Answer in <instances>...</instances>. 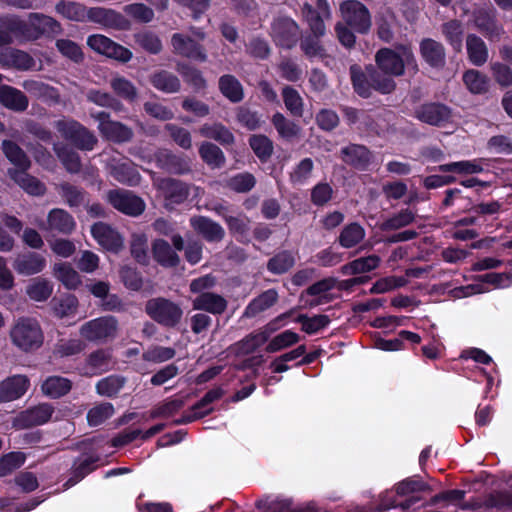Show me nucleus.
I'll use <instances>...</instances> for the list:
<instances>
[{
  "label": "nucleus",
  "mask_w": 512,
  "mask_h": 512,
  "mask_svg": "<svg viewBox=\"0 0 512 512\" xmlns=\"http://www.w3.org/2000/svg\"><path fill=\"white\" fill-rule=\"evenodd\" d=\"M351 80L355 91L362 97H369L371 89H375L383 94L391 93L395 89V81L380 72L372 69L366 76L361 68L353 65L350 68Z\"/></svg>",
  "instance_id": "nucleus-3"
},
{
  "label": "nucleus",
  "mask_w": 512,
  "mask_h": 512,
  "mask_svg": "<svg viewBox=\"0 0 512 512\" xmlns=\"http://www.w3.org/2000/svg\"><path fill=\"white\" fill-rule=\"evenodd\" d=\"M301 14L303 19L308 23L311 36L320 38L324 36L326 32L324 19L319 12L312 7V5L305 3L301 8Z\"/></svg>",
  "instance_id": "nucleus-43"
},
{
  "label": "nucleus",
  "mask_w": 512,
  "mask_h": 512,
  "mask_svg": "<svg viewBox=\"0 0 512 512\" xmlns=\"http://www.w3.org/2000/svg\"><path fill=\"white\" fill-rule=\"evenodd\" d=\"M282 98L286 109L296 117L303 115V99L297 90L290 86H286L282 90Z\"/></svg>",
  "instance_id": "nucleus-60"
},
{
  "label": "nucleus",
  "mask_w": 512,
  "mask_h": 512,
  "mask_svg": "<svg viewBox=\"0 0 512 512\" xmlns=\"http://www.w3.org/2000/svg\"><path fill=\"white\" fill-rule=\"evenodd\" d=\"M191 226L207 241H220L224 237V229L216 222L204 216H195L190 220Z\"/></svg>",
  "instance_id": "nucleus-29"
},
{
  "label": "nucleus",
  "mask_w": 512,
  "mask_h": 512,
  "mask_svg": "<svg viewBox=\"0 0 512 512\" xmlns=\"http://www.w3.org/2000/svg\"><path fill=\"white\" fill-rule=\"evenodd\" d=\"M111 176L120 183L130 186L137 185L140 182V174L128 163L114 165L110 171Z\"/></svg>",
  "instance_id": "nucleus-52"
},
{
  "label": "nucleus",
  "mask_w": 512,
  "mask_h": 512,
  "mask_svg": "<svg viewBox=\"0 0 512 512\" xmlns=\"http://www.w3.org/2000/svg\"><path fill=\"white\" fill-rule=\"evenodd\" d=\"M54 408L48 403H42L18 414L13 420V427L26 429L46 423L52 416Z\"/></svg>",
  "instance_id": "nucleus-15"
},
{
  "label": "nucleus",
  "mask_w": 512,
  "mask_h": 512,
  "mask_svg": "<svg viewBox=\"0 0 512 512\" xmlns=\"http://www.w3.org/2000/svg\"><path fill=\"white\" fill-rule=\"evenodd\" d=\"M86 20L109 27H122L125 19L113 10L102 7L88 8Z\"/></svg>",
  "instance_id": "nucleus-34"
},
{
  "label": "nucleus",
  "mask_w": 512,
  "mask_h": 512,
  "mask_svg": "<svg viewBox=\"0 0 512 512\" xmlns=\"http://www.w3.org/2000/svg\"><path fill=\"white\" fill-rule=\"evenodd\" d=\"M11 30H17V33L26 40H36L44 34L60 33L61 25L50 16L30 13L26 22L15 20L11 25Z\"/></svg>",
  "instance_id": "nucleus-4"
},
{
  "label": "nucleus",
  "mask_w": 512,
  "mask_h": 512,
  "mask_svg": "<svg viewBox=\"0 0 512 512\" xmlns=\"http://www.w3.org/2000/svg\"><path fill=\"white\" fill-rule=\"evenodd\" d=\"M441 172H455L458 174H476L483 171V167L478 160H464L452 162L439 166Z\"/></svg>",
  "instance_id": "nucleus-59"
},
{
  "label": "nucleus",
  "mask_w": 512,
  "mask_h": 512,
  "mask_svg": "<svg viewBox=\"0 0 512 512\" xmlns=\"http://www.w3.org/2000/svg\"><path fill=\"white\" fill-rule=\"evenodd\" d=\"M223 394L224 391L221 388H215L208 391L203 398L191 408V411L184 415L181 420H178L177 423L192 422L198 418L208 415L212 411L209 405L214 401L219 400Z\"/></svg>",
  "instance_id": "nucleus-23"
},
{
  "label": "nucleus",
  "mask_w": 512,
  "mask_h": 512,
  "mask_svg": "<svg viewBox=\"0 0 512 512\" xmlns=\"http://www.w3.org/2000/svg\"><path fill=\"white\" fill-rule=\"evenodd\" d=\"M463 82L473 94H484L489 89V78L475 69H469L463 74Z\"/></svg>",
  "instance_id": "nucleus-44"
},
{
  "label": "nucleus",
  "mask_w": 512,
  "mask_h": 512,
  "mask_svg": "<svg viewBox=\"0 0 512 512\" xmlns=\"http://www.w3.org/2000/svg\"><path fill=\"white\" fill-rule=\"evenodd\" d=\"M420 53L423 59L432 67L441 68L445 64L444 46L433 39L427 38L420 43Z\"/></svg>",
  "instance_id": "nucleus-27"
},
{
  "label": "nucleus",
  "mask_w": 512,
  "mask_h": 512,
  "mask_svg": "<svg viewBox=\"0 0 512 512\" xmlns=\"http://www.w3.org/2000/svg\"><path fill=\"white\" fill-rule=\"evenodd\" d=\"M295 265V257L289 251H282L274 255L267 262V269L272 274H283Z\"/></svg>",
  "instance_id": "nucleus-53"
},
{
  "label": "nucleus",
  "mask_w": 512,
  "mask_h": 512,
  "mask_svg": "<svg viewBox=\"0 0 512 512\" xmlns=\"http://www.w3.org/2000/svg\"><path fill=\"white\" fill-rule=\"evenodd\" d=\"M292 313L293 310L285 312L264 327L248 334L242 340L233 344L230 347L231 351L237 356H244L255 352L259 347L266 343L271 334L279 328L277 324L283 319L291 316Z\"/></svg>",
  "instance_id": "nucleus-6"
},
{
  "label": "nucleus",
  "mask_w": 512,
  "mask_h": 512,
  "mask_svg": "<svg viewBox=\"0 0 512 512\" xmlns=\"http://www.w3.org/2000/svg\"><path fill=\"white\" fill-rule=\"evenodd\" d=\"M270 34L276 45L290 49L298 41L299 26L289 17H279L273 21Z\"/></svg>",
  "instance_id": "nucleus-11"
},
{
  "label": "nucleus",
  "mask_w": 512,
  "mask_h": 512,
  "mask_svg": "<svg viewBox=\"0 0 512 512\" xmlns=\"http://www.w3.org/2000/svg\"><path fill=\"white\" fill-rule=\"evenodd\" d=\"M30 385L24 375H14L0 383V403L14 401L23 396Z\"/></svg>",
  "instance_id": "nucleus-19"
},
{
  "label": "nucleus",
  "mask_w": 512,
  "mask_h": 512,
  "mask_svg": "<svg viewBox=\"0 0 512 512\" xmlns=\"http://www.w3.org/2000/svg\"><path fill=\"white\" fill-rule=\"evenodd\" d=\"M54 150L69 172L76 173L80 170L81 163L77 152L67 147H58L57 145L54 146Z\"/></svg>",
  "instance_id": "nucleus-64"
},
{
  "label": "nucleus",
  "mask_w": 512,
  "mask_h": 512,
  "mask_svg": "<svg viewBox=\"0 0 512 512\" xmlns=\"http://www.w3.org/2000/svg\"><path fill=\"white\" fill-rule=\"evenodd\" d=\"M110 87L115 94L127 101H134L137 97L136 87L124 77H113L110 80Z\"/></svg>",
  "instance_id": "nucleus-61"
},
{
  "label": "nucleus",
  "mask_w": 512,
  "mask_h": 512,
  "mask_svg": "<svg viewBox=\"0 0 512 512\" xmlns=\"http://www.w3.org/2000/svg\"><path fill=\"white\" fill-rule=\"evenodd\" d=\"M365 229L358 223H350L346 225L340 235L339 243L344 248H352L359 244L365 238Z\"/></svg>",
  "instance_id": "nucleus-49"
},
{
  "label": "nucleus",
  "mask_w": 512,
  "mask_h": 512,
  "mask_svg": "<svg viewBox=\"0 0 512 512\" xmlns=\"http://www.w3.org/2000/svg\"><path fill=\"white\" fill-rule=\"evenodd\" d=\"M381 262V258L377 255H369L351 261L342 267L345 275H355L370 272L376 269Z\"/></svg>",
  "instance_id": "nucleus-42"
},
{
  "label": "nucleus",
  "mask_w": 512,
  "mask_h": 512,
  "mask_svg": "<svg viewBox=\"0 0 512 512\" xmlns=\"http://www.w3.org/2000/svg\"><path fill=\"white\" fill-rule=\"evenodd\" d=\"M53 274L69 290L77 289L82 283L81 276L69 263H56Z\"/></svg>",
  "instance_id": "nucleus-36"
},
{
  "label": "nucleus",
  "mask_w": 512,
  "mask_h": 512,
  "mask_svg": "<svg viewBox=\"0 0 512 512\" xmlns=\"http://www.w3.org/2000/svg\"><path fill=\"white\" fill-rule=\"evenodd\" d=\"M156 164L161 169L173 174H185L190 171V160L183 155H176L169 150H158L154 154Z\"/></svg>",
  "instance_id": "nucleus-17"
},
{
  "label": "nucleus",
  "mask_w": 512,
  "mask_h": 512,
  "mask_svg": "<svg viewBox=\"0 0 512 512\" xmlns=\"http://www.w3.org/2000/svg\"><path fill=\"white\" fill-rule=\"evenodd\" d=\"M342 159L345 163L357 168H366L371 161V153L362 145L351 144L341 150Z\"/></svg>",
  "instance_id": "nucleus-30"
},
{
  "label": "nucleus",
  "mask_w": 512,
  "mask_h": 512,
  "mask_svg": "<svg viewBox=\"0 0 512 512\" xmlns=\"http://www.w3.org/2000/svg\"><path fill=\"white\" fill-rule=\"evenodd\" d=\"M26 460L23 452H10L0 458V477L12 473L20 468Z\"/></svg>",
  "instance_id": "nucleus-63"
},
{
  "label": "nucleus",
  "mask_w": 512,
  "mask_h": 512,
  "mask_svg": "<svg viewBox=\"0 0 512 512\" xmlns=\"http://www.w3.org/2000/svg\"><path fill=\"white\" fill-rule=\"evenodd\" d=\"M71 389L72 382L62 376H50L41 385L43 394L53 399L66 395Z\"/></svg>",
  "instance_id": "nucleus-38"
},
{
  "label": "nucleus",
  "mask_w": 512,
  "mask_h": 512,
  "mask_svg": "<svg viewBox=\"0 0 512 512\" xmlns=\"http://www.w3.org/2000/svg\"><path fill=\"white\" fill-rule=\"evenodd\" d=\"M55 127L62 137L71 141L81 150L90 151L97 143L95 135L75 120H59L56 122Z\"/></svg>",
  "instance_id": "nucleus-9"
},
{
  "label": "nucleus",
  "mask_w": 512,
  "mask_h": 512,
  "mask_svg": "<svg viewBox=\"0 0 512 512\" xmlns=\"http://www.w3.org/2000/svg\"><path fill=\"white\" fill-rule=\"evenodd\" d=\"M2 151L8 160L21 170L29 169L31 162L20 146L10 140L2 142Z\"/></svg>",
  "instance_id": "nucleus-45"
},
{
  "label": "nucleus",
  "mask_w": 512,
  "mask_h": 512,
  "mask_svg": "<svg viewBox=\"0 0 512 512\" xmlns=\"http://www.w3.org/2000/svg\"><path fill=\"white\" fill-rule=\"evenodd\" d=\"M117 331V319L113 316H103L82 324L79 334L86 341L104 343L116 337Z\"/></svg>",
  "instance_id": "nucleus-7"
},
{
  "label": "nucleus",
  "mask_w": 512,
  "mask_h": 512,
  "mask_svg": "<svg viewBox=\"0 0 512 512\" xmlns=\"http://www.w3.org/2000/svg\"><path fill=\"white\" fill-rule=\"evenodd\" d=\"M219 90L232 103H238L244 98L243 86L233 75L226 74L219 78Z\"/></svg>",
  "instance_id": "nucleus-37"
},
{
  "label": "nucleus",
  "mask_w": 512,
  "mask_h": 512,
  "mask_svg": "<svg viewBox=\"0 0 512 512\" xmlns=\"http://www.w3.org/2000/svg\"><path fill=\"white\" fill-rule=\"evenodd\" d=\"M107 199L115 209L130 216H138L145 209L144 201L128 190H111Z\"/></svg>",
  "instance_id": "nucleus-12"
},
{
  "label": "nucleus",
  "mask_w": 512,
  "mask_h": 512,
  "mask_svg": "<svg viewBox=\"0 0 512 512\" xmlns=\"http://www.w3.org/2000/svg\"><path fill=\"white\" fill-rule=\"evenodd\" d=\"M0 64L17 70H30L35 66V60L27 52L6 48L0 51Z\"/></svg>",
  "instance_id": "nucleus-22"
},
{
  "label": "nucleus",
  "mask_w": 512,
  "mask_h": 512,
  "mask_svg": "<svg viewBox=\"0 0 512 512\" xmlns=\"http://www.w3.org/2000/svg\"><path fill=\"white\" fill-rule=\"evenodd\" d=\"M91 233L99 245L107 250L118 251L123 246L120 234L105 223L94 224Z\"/></svg>",
  "instance_id": "nucleus-20"
},
{
  "label": "nucleus",
  "mask_w": 512,
  "mask_h": 512,
  "mask_svg": "<svg viewBox=\"0 0 512 512\" xmlns=\"http://www.w3.org/2000/svg\"><path fill=\"white\" fill-rule=\"evenodd\" d=\"M152 252L154 259L163 266L173 267L179 263V256L165 240H155L152 244Z\"/></svg>",
  "instance_id": "nucleus-41"
},
{
  "label": "nucleus",
  "mask_w": 512,
  "mask_h": 512,
  "mask_svg": "<svg viewBox=\"0 0 512 512\" xmlns=\"http://www.w3.org/2000/svg\"><path fill=\"white\" fill-rule=\"evenodd\" d=\"M173 51L181 56L205 61L207 55L201 45L193 38L180 33H175L171 38Z\"/></svg>",
  "instance_id": "nucleus-18"
},
{
  "label": "nucleus",
  "mask_w": 512,
  "mask_h": 512,
  "mask_svg": "<svg viewBox=\"0 0 512 512\" xmlns=\"http://www.w3.org/2000/svg\"><path fill=\"white\" fill-rule=\"evenodd\" d=\"M92 117L99 122V131L101 135L108 140L114 142H126L133 136V132L130 128L120 122L111 120L109 114L106 112L101 111L96 114H92Z\"/></svg>",
  "instance_id": "nucleus-14"
},
{
  "label": "nucleus",
  "mask_w": 512,
  "mask_h": 512,
  "mask_svg": "<svg viewBox=\"0 0 512 512\" xmlns=\"http://www.w3.org/2000/svg\"><path fill=\"white\" fill-rule=\"evenodd\" d=\"M199 154L202 160L213 169L220 168L225 163L224 153L213 143L203 142L199 147Z\"/></svg>",
  "instance_id": "nucleus-50"
},
{
  "label": "nucleus",
  "mask_w": 512,
  "mask_h": 512,
  "mask_svg": "<svg viewBox=\"0 0 512 512\" xmlns=\"http://www.w3.org/2000/svg\"><path fill=\"white\" fill-rule=\"evenodd\" d=\"M55 10L64 18L78 22L86 21L88 14V8L84 4L66 0L59 1Z\"/></svg>",
  "instance_id": "nucleus-39"
},
{
  "label": "nucleus",
  "mask_w": 512,
  "mask_h": 512,
  "mask_svg": "<svg viewBox=\"0 0 512 512\" xmlns=\"http://www.w3.org/2000/svg\"><path fill=\"white\" fill-rule=\"evenodd\" d=\"M466 50L469 61L475 66H482L488 60V48L485 42L475 34L466 38Z\"/></svg>",
  "instance_id": "nucleus-33"
},
{
  "label": "nucleus",
  "mask_w": 512,
  "mask_h": 512,
  "mask_svg": "<svg viewBox=\"0 0 512 512\" xmlns=\"http://www.w3.org/2000/svg\"><path fill=\"white\" fill-rule=\"evenodd\" d=\"M278 299L279 294L275 289H268L262 292L249 302L243 312V317L248 319L255 318L260 313L274 306Z\"/></svg>",
  "instance_id": "nucleus-24"
},
{
  "label": "nucleus",
  "mask_w": 512,
  "mask_h": 512,
  "mask_svg": "<svg viewBox=\"0 0 512 512\" xmlns=\"http://www.w3.org/2000/svg\"><path fill=\"white\" fill-rule=\"evenodd\" d=\"M126 379L119 375H110L99 380L96 384V392L103 397L113 398L124 387Z\"/></svg>",
  "instance_id": "nucleus-46"
},
{
  "label": "nucleus",
  "mask_w": 512,
  "mask_h": 512,
  "mask_svg": "<svg viewBox=\"0 0 512 512\" xmlns=\"http://www.w3.org/2000/svg\"><path fill=\"white\" fill-rule=\"evenodd\" d=\"M9 175L26 193L42 196L46 192L45 185L36 177L26 173V170H10Z\"/></svg>",
  "instance_id": "nucleus-31"
},
{
  "label": "nucleus",
  "mask_w": 512,
  "mask_h": 512,
  "mask_svg": "<svg viewBox=\"0 0 512 512\" xmlns=\"http://www.w3.org/2000/svg\"><path fill=\"white\" fill-rule=\"evenodd\" d=\"M9 337L11 343L22 352L38 350L44 342V333L39 321L32 317H19L12 324Z\"/></svg>",
  "instance_id": "nucleus-1"
},
{
  "label": "nucleus",
  "mask_w": 512,
  "mask_h": 512,
  "mask_svg": "<svg viewBox=\"0 0 512 512\" xmlns=\"http://www.w3.org/2000/svg\"><path fill=\"white\" fill-rule=\"evenodd\" d=\"M53 292V285L44 278H34L26 287V293L33 301H46Z\"/></svg>",
  "instance_id": "nucleus-48"
},
{
  "label": "nucleus",
  "mask_w": 512,
  "mask_h": 512,
  "mask_svg": "<svg viewBox=\"0 0 512 512\" xmlns=\"http://www.w3.org/2000/svg\"><path fill=\"white\" fill-rule=\"evenodd\" d=\"M249 145L261 161L268 160L273 153V142L265 135L256 134L249 138Z\"/></svg>",
  "instance_id": "nucleus-57"
},
{
  "label": "nucleus",
  "mask_w": 512,
  "mask_h": 512,
  "mask_svg": "<svg viewBox=\"0 0 512 512\" xmlns=\"http://www.w3.org/2000/svg\"><path fill=\"white\" fill-rule=\"evenodd\" d=\"M415 220V214L410 209H402L397 214L389 217L384 222H382L379 228L382 231H392L398 230L403 227H406L413 223Z\"/></svg>",
  "instance_id": "nucleus-55"
},
{
  "label": "nucleus",
  "mask_w": 512,
  "mask_h": 512,
  "mask_svg": "<svg viewBox=\"0 0 512 512\" xmlns=\"http://www.w3.org/2000/svg\"><path fill=\"white\" fill-rule=\"evenodd\" d=\"M150 81L156 89L165 93L178 92L181 86L177 76L164 70L154 73Z\"/></svg>",
  "instance_id": "nucleus-47"
},
{
  "label": "nucleus",
  "mask_w": 512,
  "mask_h": 512,
  "mask_svg": "<svg viewBox=\"0 0 512 512\" xmlns=\"http://www.w3.org/2000/svg\"><path fill=\"white\" fill-rule=\"evenodd\" d=\"M194 310L206 311L211 314H222L227 309V301L219 294L201 293L192 301Z\"/></svg>",
  "instance_id": "nucleus-25"
},
{
  "label": "nucleus",
  "mask_w": 512,
  "mask_h": 512,
  "mask_svg": "<svg viewBox=\"0 0 512 512\" xmlns=\"http://www.w3.org/2000/svg\"><path fill=\"white\" fill-rule=\"evenodd\" d=\"M0 103L8 109L20 112L27 109L29 102L20 90L8 85H0Z\"/></svg>",
  "instance_id": "nucleus-32"
},
{
  "label": "nucleus",
  "mask_w": 512,
  "mask_h": 512,
  "mask_svg": "<svg viewBox=\"0 0 512 512\" xmlns=\"http://www.w3.org/2000/svg\"><path fill=\"white\" fill-rule=\"evenodd\" d=\"M442 33L447 42L453 47L456 52L462 50V41L464 29L463 25L458 20H450L442 25Z\"/></svg>",
  "instance_id": "nucleus-51"
},
{
  "label": "nucleus",
  "mask_w": 512,
  "mask_h": 512,
  "mask_svg": "<svg viewBox=\"0 0 512 512\" xmlns=\"http://www.w3.org/2000/svg\"><path fill=\"white\" fill-rule=\"evenodd\" d=\"M145 313L164 328H175L182 320L180 305L164 297H155L145 303Z\"/></svg>",
  "instance_id": "nucleus-5"
},
{
  "label": "nucleus",
  "mask_w": 512,
  "mask_h": 512,
  "mask_svg": "<svg viewBox=\"0 0 512 512\" xmlns=\"http://www.w3.org/2000/svg\"><path fill=\"white\" fill-rule=\"evenodd\" d=\"M74 218L65 210L52 209L47 216V229L61 234H70L75 229Z\"/></svg>",
  "instance_id": "nucleus-26"
},
{
  "label": "nucleus",
  "mask_w": 512,
  "mask_h": 512,
  "mask_svg": "<svg viewBox=\"0 0 512 512\" xmlns=\"http://www.w3.org/2000/svg\"><path fill=\"white\" fill-rule=\"evenodd\" d=\"M299 335L291 330H286L270 340L265 350L268 353H275L288 348L299 341Z\"/></svg>",
  "instance_id": "nucleus-62"
},
{
  "label": "nucleus",
  "mask_w": 512,
  "mask_h": 512,
  "mask_svg": "<svg viewBox=\"0 0 512 512\" xmlns=\"http://www.w3.org/2000/svg\"><path fill=\"white\" fill-rule=\"evenodd\" d=\"M111 355L108 351L99 349L92 352L86 360V374L98 375L110 369Z\"/></svg>",
  "instance_id": "nucleus-40"
},
{
  "label": "nucleus",
  "mask_w": 512,
  "mask_h": 512,
  "mask_svg": "<svg viewBox=\"0 0 512 512\" xmlns=\"http://www.w3.org/2000/svg\"><path fill=\"white\" fill-rule=\"evenodd\" d=\"M114 406L109 402H101L87 412V422L90 426H99L114 415Z\"/></svg>",
  "instance_id": "nucleus-56"
},
{
  "label": "nucleus",
  "mask_w": 512,
  "mask_h": 512,
  "mask_svg": "<svg viewBox=\"0 0 512 512\" xmlns=\"http://www.w3.org/2000/svg\"><path fill=\"white\" fill-rule=\"evenodd\" d=\"M272 123L278 134L286 140L297 138L300 134V127L279 112L273 115Z\"/></svg>",
  "instance_id": "nucleus-54"
},
{
  "label": "nucleus",
  "mask_w": 512,
  "mask_h": 512,
  "mask_svg": "<svg viewBox=\"0 0 512 512\" xmlns=\"http://www.w3.org/2000/svg\"><path fill=\"white\" fill-rule=\"evenodd\" d=\"M154 184L164 199L165 207L168 209L184 203L191 191L196 194L200 191L199 187L173 178L158 179Z\"/></svg>",
  "instance_id": "nucleus-8"
},
{
  "label": "nucleus",
  "mask_w": 512,
  "mask_h": 512,
  "mask_svg": "<svg viewBox=\"0 0 512 512\" xmlns=\"http://www.w3.org/2000/svg\"><path fill=\"white\" fill-rule=\"evenodd\" d=\"M475 26L490 40H498L503 33L492 11L479 10L474 17Z\"/></svg>",
  "instance_id": "nucleus-28"
},
{
  "label": "nucleus",
  "mask_w": 512,
  "mask_h": 512,
  "mask_svg": "<svg viewBox=\"0 0 512 512\" xmlns=\"http://www.w3.org/2000/svg\"><path fill=\"white\" fill-rule=\"evenodd\" d=\"M87 100L101 107L111 108L115 111L123 109L122 103L108 92L91 89L86 94Z\"/></svg>",
  "instance_id": "nucleus-58"
},
{
  "label": "nucleus",
  "mask_w": 512,
  "mask_h": 512,
  "mask_svg": "<svg viewBox=\"0 0 512 512\" xmlns=\"http://www.w3.org/2000/svg\"><path fill=\"white\" fill-rule=\"evenodd\" d=\"M87 44L95 52L124 63L132 58V52L129 49L113 42L104 35L95 34L89 36Z\"/></svg>",
  "instance_id": "nucleus-13"
},
{
  "label": "nucleus",
  "mask_w": 512,
  "mask_h": 512,
  "mask_svg": "<svg viewBox=\"0 0 512 512\" xmlns=\"http://www.w3.org/2000/svg\"><path fill=\"white\" fill-rule=\"evenodd\" d=\"M199 134L202 137L213 139L221 145H231L235 140L233 133L218 122L203 124L199 128Z\"/></svg>",
  "instance_id": "nucleus-35"
},
{
  "label": "nucleus",
  "mask_w": 512,
  "mask_h": 512,
  "mask_svg": "<svg viewBox=\"0 0 512 512\" xmlns=\"http://www.w3.org/2000/svg\"><path fill=\"white\" fill-rule=\"evenodd\" d=\"M46 267V259L41 254L28 252L16 257L13 268L18 274L30 276L38 274Z\"/></svg>",
  "instance_id": "nucleus-21"
},
{
  "label": "nucleus",
  "mask_w": 512,
  "mask_h": 512,
  "mask_svg": "<svg viewBox=\"0 0 512 512\" xmlns=\"http://www.w3.org/2000/svg\"><path fill=\"white\" fill-rule=\"evenodd\" d=\"M375 62L384 76L390 78L402 75L405 66H417L414 54L407 46H400L396 50L382 48L376 53Z\"/></svg>",
  "instance_id": "nucleus-2"
},
{
  "label": "nucleus",
  "mask_w": 512,
  "mask_h": 512,
  "mask_svg": "<svg viewBox=\"0 0 512 512\" xmlns=\"http://www.w3.org/2000/svg\"><path fill=\"white\" fill-rule=\"evenodd\" d=\"M340 12L345 23L358 32L365 33L371 26L368 9L357 0H347L341 3Z\"/></svg>",
  "instance_id": "nucleus-10"
},
{
  "label": "nucleus",
  "mask_w": 512,
  "mask_h": 512,
  "mask_svg": "<svg viewBox=\"0 0 512 512\" xmlns=\"http://www.w3.org/2000/svg\"><path fill=\"white\" fill-rule=\"evenodd\" d=\"M451 110L444 104L427 103L415 111V117L432 126H442L451 119Z\"/></svg>",
  "instance_id": "nucleus-16"
}]
</instances>
